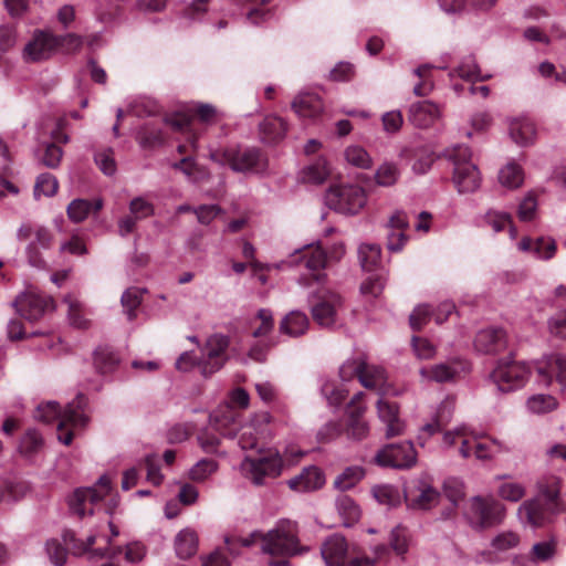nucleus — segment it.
Masks as SVG:
<instances>
[{
    "mask_svg": "<svg viewBox=\"0 0 566 566\" xmlns=\"http://www.w3.org/2000/svg\"><path fill=\"white\" fill-rule=\"evenodd\" d=\"M374 496L380 504L395 506L400 501V495L397 489L391 485H381L374 489Z\"/></svg>",
    "mask_w": 566,
    "mask_h": 566,
    "instance_id": "nucleus-57",
    "label": "nucleus"
},
{
    "mask_svg": "<svg viewBox=\"0 0 566 566\" xmlns=\"http://www.w3.org/2000/svg\"><path fill=\"white\" fill-rule=\"evenodd\" d=\"M377 415L386 427V438L389 439L403 433L405 423L399 417V407L396 402L379 398L377 401Z\"/></svg>",
    "mask_w": 566,
    "mask_h": 566,
    "instance_id": "nucleus-18",
    "label": "nucleus"
},
{
    "mask_svg": "<svg viewBox=\"0 0 566 566\" xmlns=\"http://www.w3.org/2000/svg\"><path fill=\"white\" fill-rule=\"evenodd\" d=\"M56 40V51L61 49L64 53H75L77 52L83 44V39L81 35L75 33H67L65 35H55Z\"/></svg>",
    "mask_w": 566,
    "mask_h": 566,
    "instance_id": "nucleus-55",
    "label": "nucleus"
},
{
    "mask_svg": "<svg viewBox=\"0 0 566 566\" xmlns=\"http://www.w3.org/2000/svg\"><path fill=\"white\" fill-rule=\"evenodd\" d=\"M455 73L468 81H486L491 76L482 75L481 71L472 56L465 57L460 65L455 69Z\"/></svg>",
    "mask_w": 566,
    "mask_h": 566,
    "instance_id": "nucleus-46",
    "label": "nucleus"
},
{
    "mask_svg": "<svg viewBox=\"0 0 566 566\" xmlns=\"http://www.w3.org/2000/svg\"><path fill=\"white\" fill-rule=\"evenodd\" d=\"M344 432L343 424L337 421L325 423L317 432L319 442L327 443L338 438Z\"/></svg>",
    "mask_w": 566,
    "mask_h": 566,
    "instance_id": "nucleus-64",
    "label": "nucleus"
},
{
    "mask_svg": "<svg viewBox=\"0 0 566 566\" xmlns=\"http://www.w3.org/2000/svg\"><path fill=\"white\" fill-rule=\"evenodd\" d=\"M175 551L180 559L193 556L198 551L197 533L190 528L181 530L175 537Z\"/></svg>",
    "mask_w": 566,
    "mask_h": 566,
    "instance_id": "nucleus-32",
    "label": "nucleus"
},
{
    "mask_svg": "<svg viewBox=\"0 0 566 566\" xmlns=\"http://www.w3.org/2000/svg\"><path fill=\"white\" fill-rule=\"evenodd\" d=\"M538 490L548 502L554 503L559 496V479L554 475L543 478L538 482Z\"/></svg>",
    "mask_w": 566,
    "mask_h": 566,
    "instance_id": "nucleus-54",
    "label": "nucleus"
},
{
    "mask_svg": "<svg viewBox=\"0 0 566 566\" xmlns=\"http://www.w3.org/2000/svg\"><path fill=\"white\" fill-rule=\"evenodd\" d=\"M11 305L21 317L30 322L40 319L46 312L54 308L53 300L50 296L34 291L19 294Z\"/></svg>",
    "mask_w": 566,
    "mask_h": 566,
    "instance_id": "nucleus-12",
    "label": "nucleus"
},
{
    "mask_svg": "<svg viewBox=\"0 0 566 566\" xmlns=\"http://www.w3.org/2000/svg\"><path fill=\"white\" fill-rule=\"evenodd\" d=\"M512 139L522 146L530 145L536 136L535 124L528 119H520L512 122L510 126Z\"/></svg>",
    "mask_w": 566,
    "mask_h": 566,
    "instance_id": "nucleus-34",
    "label": "nucleus"
},
{
    "mask_svg": "<svg viewBox=\"0 0 566 566\" xmlns=\"http://www.w3.org/2000/svg\"><path fill=\"white\" fill-rule=\"evenodd\" d=\"M530 374V368L522 361L500 359L490 377L499 391L511 392L522 388Z\"/></svg>",
    "mask_w": 566,
    "mask_h": 566,
    "instance_id": "nucleus-8",
    "label": "nucleus"
},
{
    "mask_svg": "<svg viewBox=\"0 0 566 566\" xmlns=\"http://www.w3.org/2000/svg\"><path fill=\"white\" fill-rule=\"evenodd\" d=\"M444 157L453 165V182L460 193L473 192L481 184L480 171L471 161V150L457 145L444 150Z\"/></svg>",
    "mask_w": 566,
    "mask_h": 566,
    "instance_id": "nucleus-4",
    "label": "nucleus"
},
{
    "mask_svg": "<svg viewBox=\"0 0 566 566\" xmlns=\"http://www.w3.org/2000/svg\"><path fill=\"white\" fill-rule=\"evenodd\" d=\"M34 241L30 242L27 245L25 253L29 260V263L32 266L41 268L44 265V261L41 256V254L38 251V247L48 250L53 244V234L51 231L42 226L35 227L34 230Z\"/></svg>",
    "mask_w": 566,
    "mask_h": 566,
    "instance_id": "nucleus-26",
    "label": "nucleus"
},
{
    "mask_svg": "<svg viewBox=\"0 0 566 566\" xmlns=\"http://www.w3.org/2000/svg\"><path fill=\"white\" fill-rule=\"evenodd\" d=\"M365 476V470L360 465L347 467L334 481V486L340 491L354 488Z\"/></svg>",
    "mask_w": 566,
    "mask_h": 566,
    "instance_id": "nucleus-38",
    "label": "nucleus"
},
{
    "mask_svg": "<svg viewBox=\"0 0 566 566\" xmlns=\"http://www.w3.org/2000/svg\"><path fill=\"white\" fill-rule=\"evenodd\" d=\"M520 543V536L511 531L502 532L497 534L491 542L492 551H482L479 552L474 559L476 563H494L496 558L494 556V552H506L516 547Z\"/></svg>",
    "mask_w": 566,
    "mask_h": 566,
    "instance_id": "nucleus-24",
    "label": "nucleus"
},
{
    "mask_svg": "<svg viewBox=\"0 0 566 566\" xmlns=\"http://www.w3.org/2000/svg\"><path fill=\"white\" fill-rule=\"evenodd\" d=\"M209 158L220 166H229L235 172H259L266 168L265 157L255 147L210 149Z\"/></svg>",
    "mask_w": 566,
    "mask_h": 566,
    "instance_id": "nucleus-3",
    "label": "nucleus"
},
{
    "mask_svg": "<svg viewBox=\"0 0 566 566\" xmlns=\"http://www.w3.org/2000/svg\"><path fill=\"white\" fill-rule=\"evenodd\" d=\"M124 311L129 321L136 317V310L142 303V291L136 287L127 289L120 298Z\"/></svg>",
    "mask_w": 566,
    "mask_h": 566,
    "instance_id": "nucleus-48",
    "label": "nucleus"
},
{
    "mask_svg": "<svg viewBox=\"0 0 566 566\" xmlns=\"http://www.w3.org/2000/svg\"><path fill=\"white\" fill-rule=\"evenodd\" d=\"M261 541V549L269 555L293 556L300 553L296 524L281 520L276 526L266 533L252 532L248 537L226 538L230 553H235L237 545L249 547Z\"/></svg>",
    "mask_w": 566,
    "mask_h": 566,
    "instance_id": "nucleus-1",
    "label": "nucleus"
},
{
    "mask_svg": "<svg viewBox=\"0 0 566 566\" xmlns=\"http://www.w3.org/2000/svg\"><path fill=\"white\" fill-rule=\"evenodd\" d=\"M365 407L358 406L354 410L348 412L346 427L344 432L350 440L360 441L365 439L369 433V426L363 419Z\"/></svg>",
    "mask_w": 566,
    "mask_h": 566,
    "instance_id": "nucleus-30",
    "label": "nucleus"
},
{
    "mask_svg": "<svg viewBox=\"0 0 566 566\" xmlns=\"http://www.w3.org/2000/svg\"><path fill=\"white\" fill-rule=\"evenodd\" d=\"M259 132L264 144H276L285 137L287 123L279 116L270 115L259 124Z\"/></svg>",
    "mask_w": 566,
    "mask_h": 566,
    "instance_id": "nucleus-27",
    "label": "nucleus"
},
{
    "mask_svg": "<svg viewBox=\"0 0 566 566\" xmlns=\"http://www.w3.org/2000/svg\"><path fill=\"white\" fill-rule=\"evenodd\" d=\"M111 490V480L103 475L93 488L77 489L70 499L71 511L80 517L86 513L93 514V505L101 502Z\"/></svg>",
    "mask_w": 566,
    "mask_h": 566,
    "instance_id": "nucleus-9",
    "label": "nucleus"
},
{
    "mask_svg": "<svg viewBox=\"0 0 566 566\" xmlns=\"http://www.w3.org/2000/svg\"><path fill=\"white\" fill-rule=\"evenodd\" d=\"M473 450L474 455L478 460H490L496 453L509 451L510 449L505 447L502 442L497 440H492L490 442H475Z\"/></svg>",
    "mask_w": 566,
    "mask_h": 566,
    "instance_id": "nucleus-47",
    "label": "nucleus"
},
{
    "mask_svg": "<svg viewBox=\"0 0 566 566\" xmlns=\"http://www.w3.org/2000/svg\"><path fill=\"white\" fill-rule=\"evenodd\" d=\"M538 380L548 386L555 378L560 385L566 386V356L551 354L536 363Z\"/></svg>",
    "mask_w": 566,
    "mask_h": 566,
    "instance_id": "nucleus-16",
    "label": "nucleus"
},
{
    "mask_svg": "<svg viewBox=\"0 0 566 566\" xmlns=\"http://www.w3.org/2000/svg\"><path fill=\"white\" fill-rule=\"evenodd\" d=\"M556 250L555 241L551 238H538L534 242L533 255L537 259H551Z\"/></svg>",
    "mask_w": 566,
    "mask_h": 566,
    "instance_id": "nucleus-62",
    "label": "nucleus"
},
{
    "mask_svg": "<svg viewBox=\"0 0 566 566\" xmlns=\"http://www.w3.org/2000/svg\"><path fill=\"white\" fill-rule=\"evenodd\" d=\"M523 171L515 163H509L499 172V181L509 189L518 188L523 184Z\"/></svg>",
    "mask_w": 566,
    "mask_h": 566,
    "instance_id": "nucleus-41",
    "label": "nucleus"
},
{
    "mask_svg": "<svg viewBox=\"0 0 566 566\" xmlns=\"http://www.w3.org/2000/svg\"><path fill=\"white\" fill-rule=\"evenodd\" d=\"M294 112L304 118H314L323 111V102L317 94L302 93L292 102Z\"/></svg>",
    "mask_w": 566,
    "mask_h": 566,
    "instance_id": "nucleus-28",
    "label": "nucleus"
},
{
    "mask_svg": "<svg viewBox=\"0 0 566 566\" xmlns=\"http://www.w3.org/2000/svg\"><path fill=\"white\" fill-rule=\"evenodd\" d=\"M336 510L342 517L343 525L349 527L360 517L359 506L348 495L342 494L336 499Z\"/></svg>",
    "mask_w": 566,
    "mask_h": 566,
    "instance_id": "nucleus-35",
    "label": "nucleus"
},
{
    "mask_svg": "<svg viewBox=\"0 0 566 566\" xmlns=\"http://www.w3.org/2000/svg\"><path fill=\"white\" fill-rule=\"evenodd\" d=\"M358 380L365 388L381 392L387 381L386 371L382 367L369 365L364 359Z\"/></svg>",
    "mask_w": 566,
    "mask_h": 566,
    "instance_id": "nucleus-31",
    "label": "nucleus"
},
{
    "mask_svg": "<svg viewBox=\"0 0 566 566\" xmlns=\"http://www.w3.org/2000/svg\"><path fill=\"white\" fill-rule=\"evenodd\" d=\"M348 553V544L344 536L333 534L322 544L321 554L327 566H344Z\"/></svg>",
    "mask_w": 566,
    "mask_h": 566,
    "instance_id": "nucleus-21",
    "label": "nucleus"
},
{
    "mask_svg": "<svg viewBox=\"0 0 566 566\" xmlns=\"http://www.w3.org/2000/svg\"><path fill=\"white\" fill-rule=\"evenodd\" d=\"M59 188V182L56 178L51 174H41L35 181L34 186V196L39 197L41 195L45 197H52L56 193Z\"/></svg>",
    "mask_w": 566,
    "mask_h": 566,
    "instance_id": "nucleus-49",
    "label": "nucleus"
},
{
    "mask_svg": "<svg viewBox=\"0 0 566 566\" xmlns=\"http://www.w3.org/2000/svg\"><path fill=\"white\" fill-rule=\"evenodd\" d=\"M433 311L429 305H418L409 316L410 326L413 331H420L431 318Z\"/></svg>",
    "mask_w": 566,
    "mask_h": 566,
    "instance_id": "nucleus-56",
    "label": "nucleus"
},
{
    "mask_svg": "<svg viewBox=\"0 0 566 566\" xmlns=\"http://www.w3.org/2000/svg\"><path fill=\"white\" fill-rule=\"evenodd\" d=\"M129 212L137 220H142L154 214V206L144 198L137 197L130 201Z\"/></svg>",
    "mask_w": 566,
    "mask_h": 566,
    "instance_id": "nucleus-61",
    "label": "nucleus"
},
{
    "mask_svg": "<svg viewBox=\"0 0 566 566\" xmlns=\"http://www.w3.org/2000/svg\"><path fill=\"white\" fill-rule=\"evenodd\" d=\"M408 506L416 510H430L440 500V493L426 480H416L405 490Z\"/></svg>",
    "mask_w": 566,
    "mask_h": 566,
    "instance_id": "nucleus-15",
    "label": "nucleus"
},
{
    "mask_svg": "<svg viewBox=\"0 0 566 566\" xmlns=\"http://www.w3.org/2000/svg\"><path fill=\"white\" fill-rule=\"evenodd\" d=\"M344 156L348 164L357 168L368 169L373 165V159L369 154L358 145L348 146L345 149Z\"/></svg>",
    "mask_w": 566,
    "mask_h": 566,
    "instance_id": "nucleus-43",
    "label": "nucleus"
},
{
    "mask_svg": "<svg viewBox=\"0 0 566 566\" xmlns=\"http://www.w3.org/2000/svg\"><path fill=\"white\" fill-rule=\"evenodd\" d=\"M310 326L305 313L294 310L286 314L280 322V332L290 337H300L306 333Z\"/></svg>",
    "mask_w": 566,
    "mask_h": 566,
    "instance_id": "nucleus-29",
    "label": "nucleus"
},
{
    "mask_svg": "<svg viewBox=\"0 0 566 566\" xmlns=\"http://www.w3.org/2000/svg\"><path fill=\"white\" fill-rule=\"evenodd\" d=\"M556 553V543L554 541H543L535 543L531 551V559L535 563L547 562Z\"/></svg>",
    "mask_w": 566,
    "mask_h": 566,
    "instance_id": "nucleus-51",
    "label": "nucleus"
},
{
    "mask_svg": "<svg viewBox=\"0 0 566 566\" xmlns=\"http://www.w3.org/2000/svg\"><path fill=\"white\" fill-rule=\"evenodd\" d=\"M92 209V203L85 199H74L67 206V216L73 222L84 221Z\"/></svg>",
    "mask_w": 566,
    "mask_h": 566,
    "instance_id": "nucleus-52",
    "label": "nucleus"
},
{
    "mask_svg": "<svg viewBox=\"0 0 566 566\" xmlns=\"http://www.w3.org/2000/svg\"><path fill=\"white\" fill-rule=\"evenodd\" d=\"M375 460L381 467L409 469L416 464L417 452L411 441L391 443L379 450Z\"/></svg>",
    "mask_w": 566,
    "mask_h": 566,
    "instance_id": "nucleus-11",
    "label": "nucleus"
},
{
    "mask_svg": "<svg viewBox=\"0 0 566 566\" xmlns=\"http://www.w3.org/2000/svg\"><path fill=\"white\" fill-rule=\"evenodd\" d=\"M118 363L117 354L109 347H98L94 353V366L101 374L112 373Z\"/></svg>",
    "mask_w": 566,
    "mask_h": 566,
    "instance_id": "nucleus-37",
    "label": "nucleus"
},
{
    "mask_svg": "<svg viewBox=\"0 0 566 566\" xmlns=\"http://www.w3.org/2000/svg\"><path fill=\"white\" fill-rule=\"evenodd\" d=\"M95 163L98 168L107 176H113L116 172V163L114 159L113 149H104L95 154Z\"/></svg>",
    "mask_w": 566,
    "mask_h": 566,
    "instance_id": "nucleus-58",
    "label": "nucleus"
},
{
    "mask_svg": "<svg viewBox=\"0 0 566 566\" xmlns=\"http://www.w3.org/2000/svg\"><path fill=\"white\" fill-rule=\"evenodd\" d=\"M464 515L471 527L481 531L500 524L505 515V507L493 497L474 496L470 500Z\"/></svg>",
    "mask_w": 566,
    "mask_h": 566,
    "instance_id": "nucleus-6",
    "label": "nucleus"
},
{
    "mask_svg": "<svg viewBox=\"0 0 566 566\" xmlns=\"http://www.w3.org/2000/svg\"><path fill=\"white\" fill-rule=\"evenodd\" d=\"M325 483L322 471L316 467H307L298 475L290 479L287 485L297 492H311L321 489Z\"/></svg>",
    "mask_w": 566,
    "mask_h": 566,
    "instance_id": "nucleus-23",
    "label": "nucleus"
},
{
    "mask_svg": "<svg viewBox=\"0 0 566 566\" xmlns=\"http://www.w3.org/2000/svg\"><path fill=\"white\" fill-rule=\"evenodd\" d=\"M56 52L55 34L36 30L23 49V59L28 62H41L49 60Z\"/></svg>",
    "mask_w": 566,
    "mask_h": 566,
    "instance_id": "nucleus-14",
    "label": "nucleus"
},
{
    "mask_svg": "<svg viewBox=\"0 0 566 566\" xmlns=\"http://www.w3.org/2000/svg\"><path fill=\"white\" fill-rule=\"evenodd\" d=\"M63 302L67 305V318L73 327L85 329L90 321L85 317L82 303L72 294L65 295Z\"/></svg>",
    "mask_w": 566,
    "mask_h": 566,
    "instance_id": "nucleus-36",
    "label": "nucleus"
},
{
    "mask_svg": "<svg viewBox=\"0 0 566 566\" xmlns=\"http://www.w3.org/2000/svg\"><path fill=\"white\" fill-rule=\"evenodd\" d=\"M400 176V171L396 164L384 163L375 171V181L380 187L394 186Z\"/></svg>",
    "mask_w": 566,
    "mask_h": 566,
    "instance_id": "nucleus-42",
    "label": "nucleus"
},
{
    "mask_svg": "<svg viewBox=\"0 0 566 566\" xmlns=\"http://www.w3.org/2000/svg\"><path fill=\"white\" fill-rule=\"evenodd\" d=\"M441 116L440 107L431 101L413 103L409 108V120L419 128L432 126Z\"/></svg>",
    "mask_w": 566,
    "mask_h": 566,
    "instance_id": "nucleus-22",
    "label": "nucleus"
},
{
    "mask_svg": "<svg viewBox=\"0 0 566 566\" xmlns=\"http://www.w3.org/2000/svg\"><path fill=\"white\" fill-rule=\"evenodd\" d=\"M256 317L261 321V325L253 332V337H262L269 335L274 328L273 313L269 308H260Z\"/></svg>",
    "mask_w": 566,
    "mask_h": 566,
    "instance_id": "nucleus-60",
    "label": "nucleus"
},
{
    "mask_svg": "<svg viewBox=\"0 0 566 566\" xmlns=\"http://www.w3.org/2000/svg\"><path fill=\"white\" fill-rule=\"evenodd\" d=\"M558 402L555 397L545 394H537L528 398L527 408L533 413H546L557 408Z\"/></svg>",
    "mask_w": 566,
    "mask_h": 566,
    "instance_id": "nucleus-44",
    "label": "nucleus"
},
{
    "mask_svg": "<svg viewBox=\"0 0 566 566\" xmlns=\"http://www.w3.org/2000/svg\"><path fill=\"white\" fill-rule=\"evenodd\" d=\"M463 370L464 364L460 359H452L430 367H422L419 374L422 380L446 382L453 380Z\"/></svg>",
    "mask_w": 566,
    "mask_h": 566,
    "instance_id": "nucleus-20",
    "label": "nucleus"
},
{
    "mask_svg": "<svg viewBox=\"0 0 566 566\" xmlns=\"http://www.w3.org/2000/svg\"><path fill=\"white\" fill-rule=\"evenodd\" d=\"M250 396L243 388H237L230 394L229 405L224 408L222 415L214 416L216 428L220 430L223 426L234 422L237 415L233 408L245 409L249 407Z\"/></svg>",
    "mask_w": 566,
    "mask_h": 566,
    "instance_id": "nucleus-25",
    "label": "nucleus"
},
{
    "mask_svg": "<svg viewBox=\"0 0 566 566\" xmlns=\"http://www.w3.org/2000/svg\"><path fill=\"white\" fill-rule=\"evenodd\" d=\"M301 260L304 261L305 268L312 273L313 279L321 282L325 276L322 271L327 265L328 256L319 245L306 244L301 249H296L290 259L283 260L277 268L292 266Z\"/></svg>",
    "mask_w": 566,
    "mask_h": 566,
    "instance_id": "nucleus-10",
    "label": "nucleus"
},
{
    "mask_svg": "<svg viewBox=\"0 0 566 566\" xmlns=\"http://www.w3.org/2000/svg\"><path fill=\"white\" fill-rule=\"evenodd\" d=\"M43 447L42 436L36 430H29L21 439L19 450L27 457L32 458Z\"/></svg>",
    "mask_w": 566,
    "mask_h": 566,
    "instance_id": "nucleus-45",
    "label": "nucleus"
},
{
    "mask_svg": "<svg viewBox=\"0 0 566 566\" xmlns=\"http://www.w3.org/2000/svg\"><path fill=\"white\" fill-rule=\"evenodd\" d=\"M282 469V458L277 452L272 451L259 457L247 455L240 464L241 474L256 486L264 485L266 479L280 476Z\"/></svg>",
    "mask_w": 566,
    "mask_h": 566,
    "instance_id": "nucleus-5",
    "label": "nucleus"
},
{
    "mask_svg": "<svg viewBox=\"0 0 566 566\" xmlns=\"http://www.w3.org/2000/svg\"><path fill=\"white\" fill-rule=\"evenodd\" d=\"M329 175L327 163L323 158H318L315 163L306 166L302 170V179L305 182L319 185L323 184Z\"/></svg>",
    "mask_w": 566,
    "mask_h": 566,
    "instance_id": "nucleus-39",
    "label": "nucleus"
},
{
    "mask_svg": "<svg viewBox=\"0 0 566 566\" xmlns=\"http://www.w3.org/2000/svg\"><path fill=\"white\" fill-rule=\"evenodd\" d=\"M229 344V337L222 334H213L207 339L203 356L199 363V368L205 377L211 376L222 368Z\"/></svg>",
    "mask_w": 566,
    "mask_h": 566,
    "instance_id": "nucleus-13",
    "label": "nucleus"
},
{
    "mask_svg": "<svg viewBox=\"0 0 566 566\" xmlns=\"http://www.w3.org/2000/svg\"><path fill=\"white\" fill-rule=\"evenodd\" d=\"M217 469L218 464L216 461L202 459L190 469L189 476L192 481L202 482L214 473Z\"/></svg>",
    "mask_w": 566,
    "mask_h": 566,
    "instance_id": "nucleus-50",
    "label": "nucleus"
},
{
    "mask_svg": "<svg viewBox=\"0 0 566 566\" xmlns=\"http://www.w3.org/2000/svg\"><path fill=\"white\" fill-rule=\"evenodd\" d=\"M381 250L377 244H361L358 249V258L365 271H374L380 262Z\"/></svg>",
    "mask_w": 566,
    "mask_h": 566,
    "instance_id": "nucleus-40",
    "label": "nucleus"
},
{
    "mask_svg": "<svg viewBox=\"0 0 566 566\" xmlns=\"http://www.w3.org/2000/svg\"><path fill=\"white\" fill-rule=\"evenodd\" d=\"M85 407L86 397L83 394H78L66 405L63 411H61L57 402L55 401H48L39 405L34 417L45 423L59 420L57 439L61 443L69 446L73 440V431L71 428H82L87 422Z\"/></svg>",
    "mask_w": 566,
    "mask_h": 566,
    "instance_id": "nucleus-2",
    "label": "nucleus"
},
{
    "mask_svg": "<svg viewBox=\"0 0 566 566\" xmlns=\"http://www.w3.org/2000/svg\"><path fill=\"white\" fill-rule=\"evenodd\" d=\"M506 333L502 328L481 329L474 338V347L482 354H497L506 348Z\"/></svg>",
    "mask_w": 566,
    "mask_h": 566,
    "instance_id": "nucleus-19",
    "label": "nucleus"
},
{
    "mask_svg": "<svg viewBox=\"0 0 566 566\" xmlns=\"http://www.w3.org/2000/svg\"><path fill=\"white\" fill-rule=\"evenodd\" d=\"M412 348L420 359H431L437 353L436 346L430 340L422 337H412Z\"/></svg>",
    "mask_w": 566,
    "mask_h": 566,
    "instance_id": "nucleus-63",
    "label": "nucleus"
},
{
    "mask_svg": "<svg viewBox=\"0 0 566 566\" xmlns=\"http://www.w3.org/2000/svg\"><path fill=\"white\" fill-rule=\"evenodd\" d=\"M326 203L343 214L358 213L367 202L365 190L357 185L333 186L325 196Z\"/></svg>",
    "mask_w": 566,
    "mask_h": 566,
    "instance_id": "nucleus-7",
    "label": "nucleus"
},
{
    "mask_svg": "<svg viewBox=\"0 0 566 566\" xmlns=\"http://www.w3.org/2000/svg\"><path fill=\"white\" fill-rule=\"evenodd\" d=\"M499 495L511 502H518L525 495V488L521 483L506 482L500 485Z\"/></svg>",
    "mask_w": 566,
    "mask_h": 566,
    "instance_id": "nucleus-59",
    "label": "nucleus"
},
{
    "mask_svg": "<svg viewBox=\"0 0 566 566\" xmlns=\"http://www.w3.org/2000/svg\"><path fill=\"white\" fill-rule=\"evenodd\" d=\"M386 284V277L382 274L369 275L360 285V292L370 297H377L381 294Z\"/></svg>",
    "mask_w": 566,
    "mask_h": 566,
    "instance_id": "nucleus-53",
    "label": "nucleus"
},
{
    "mask_svg": "<svg viewBox=\"0 0 566 566\" xmlns=\"http://www.w3.org/2000/svg\"><path fill=\"white\" fill-rule=\"evenodd\" d=\"M342 306V297L328 292L322 300L312 306V315L314 321L323 327H332L336 323L337 311Z\"/></svg>",
    "mask_w": 566,
    "mask_h": 566,
    "instance_id": "nucleus-17",
    "label": "nucleus"
},
{
    "mask_svg": "<svg viewBox=\"0 0 566 566\" xmlns=\"http://www.w3.org/2000/svg\"><path fill=\"white\" fill-rule=\"evenodd\" d=\"M520 518L534 526H541L545 522V511L543 504L536 500L525 501L518 509Z\"/></svg>",
    "mask_w": 566,
    "mask_h": 566,
    "instance_id": "nucleus-33",
    "label": "nucleus"
}]
</instances>
